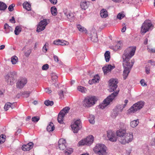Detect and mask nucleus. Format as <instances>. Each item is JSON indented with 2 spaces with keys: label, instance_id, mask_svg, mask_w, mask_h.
Here are the masks:
<instances>
[{
  "label": "nucleus",
  "instance_id": "20e7f679",
  "mask_svg": "<svg viewBox=\"0 0 155 155\" xmlns=\"http://www.w3.org/2000/svg\"><path fill=\"white\" fill-rule=\"evenodd\" d=\"M144 104V102L142 101H140L135 103L128 110L127 114H131L134 113L142 108Z\"/></svg>",
  "mask_w": 155,
  "mask_h": 155
},
{
  "label": "nucleus",
  "instance_id": "423d86ee",
  "mask_svg": "<svg viewBox=\"0 0 155 155\" xmlns=\"http://www.w3.org/2000/svg\"><path fill=\"white\" fill-rule=\"evenodd\" d=\"M94 140V137L92 135H90L80 141L78 143V146L89 145L91 144Z\"/></svg>",
  "mask_w": 155,
  "mask_h": 155
},
{
  "label": "nucleus",
  "instance_id": "5701e85b",
  "mask_svg": "<svg viewBox=\"0 0 155 155\" xmlns=\"http://www.w3.org/2000/svg\"><path fill=\"white\" fill-rule=\"evenodd\" d=\"M23 6L24 8L28 11H30L31 10V5L28 2H25L23 4Z\"/></svg>",
  "mask_w": 155,
  "mask_h": 155
},
{
  "label": "nucleus",
  "instance_id": "a878e982",
  "mask_svg": "<svg viewBox=\"0 0 155 155\" xmlns=\"http://www.w3.org/2000/svg\"><path fill=\"white\" fill-rule=\"evenodd\" d=\"M54 129V124L51 122H50L48 126L47 129L49 132L53 131Z\"/></svg>",
  "mask_w": 155,
  "mask_h": 155
},
{
  "label": "nucleus",
  "instance_id": "603ef678",
  "mask_svg": "<svg viewBox=\"0 0 155 155\" xmlns=\"http://www.w3.org/2000/svg\"><path fill=\"white\" fill-rule=\"evenodd\" d=\"M148 52L150 53H155V49L152 48H148Z\"/></svg>",
  "mask_w": 155,
  "mask_h": 155
},
{
  "label": "nucleus",
  "instance_id": "bf43d9fd",
  "mask_svg": "<svg viewBox=\"0 0 155 155\" xmlns=\"http://www.w3.org/2000/svg\"><path fill=\"white\" fill-rule=\"evenodd\" d=\"M5 48V45H2L0 46V50H2L4 49Z\"/></svg>",
  "mask_w": 155,
  "mask_h": 155
},
{
  "label": "nucleus",
  "instance_id": "37998d69",
  "mask_svg": "<svg viewBox=\"0 0 155 155\" xmlns=\"http://www.w3.org/2000/svg\"><path fill=\"white\" fill-rule=\"evenodd\" d=\"M40 118L38 116H35L33 117L31 120L32 121L34 122H37L39 120Z\"/></svg>",
  "mask_w": 155,
  "mask_h": 155
},
{
  "label": "nucleus",
  "instance_id": "4be33fe9",
  "mask_svg": "<svg viewBox=\"0 0 155 155\" xmlns=\"http://www.w3.org/2000/svg\"><path fill=\"white\" fill-rule=\"evenodd\" d=\"M100 15L102 18H106L108 16V12L104 9H101L100 11Z\"/></svg>",
  "mask_w": 155,
  "mask_h": 155
},
{
  "label": "nucleus",
  "instance_id": "473e14b6",
  "mask_svg": "<svg viewBox=\"0 0 155 155\" xmlns=\"http://www.w3.org/2000/svg\"><path fill=\"white\" fill-rule=\"evenodd\" d=\"M18 59L17 57L14 56L11 58V62L13 64H15L18 61Z\"/></svg>",
  "mask_w": 155,
  "mask_h": 155
},
{
  "label": "nucleus",
  "instance_id": "a19ab883",
  "mask_svg": "<svg viewBox=\"0 0 155 155\" xmlns=\"http://www.w3.org/2000/svg\"><path fill=\"white\" fill-rule=\"evenodd\" d=\"M45 104L46 106H52L54 104V102L53 101H50L49 100L46 101L45 102Z\"/></svg>",
  "mask_w": 155,
  "mask_h": 155
},
{
  "label": "nucleus",
  "instance_id": "0eeeda50",
  "mask_svg": "<svg viewBox=\"0 0 155 155\" xmlns=\"http://www.w3.org/2000/svg\"><path fill=\"white\" fill-rule=\"evenodd\" d=\"M153 27L151 21L149 20L145 21L141 27L140 33L142 34H144L149 31Z\"/></svg>",
  "mask_w": 155,
  "mask_h": 155
},
{
  "label": "nucleus",
  "instance_id": "7ed1b4c3",
  "mask_svg": "<svg viewBox=\"0 0 155 155\" xmlns=\"http://www.w3.org/2000/svg\"><path fill=\"white\" fill-rule=\"evenodd\" d=\"M106 147L103 144H97L93 150L96 153L100 155H107Z\"/></svg>",
  "mask_w": 155,
  "mask_h": 155
},
{
  "label": "nucleus",
  "instance_id": "4c0bfd02",
  "mask_svg": "<svg viewBox=\"0 0 155 155\" xmlns=\"http://www.w3.org/2000/svg\"><path fill=\"white\" fill-rule=\"evenodd\" d=\"M11 27L8 24H5L4 25V29H5L6 33H8L9 32Z\"/></svg>",
  "mask_w": 155,
  "mask_h": 155
},
{
  "label": "nucleus",
  "instance_id": "49530a36",
  "mask_svg": "<svg viewBox=\"0 0 155 155\" xmlns=\"http://www.w3.org/2000/svg\"><path fill=\"white\" fill-rule=\"evenodd\" d=\"M49 68V65L47 64L44 65L42 67V69L43 70H46L48 69Z\"/></svg>",
  "mask_w": 155,
  "mask_h": 155
},
{
  "label": "nucleus",
  "instance_id": "8fccbe9b",
  "mask_svg": "<svg viewBox=\"0 0 155 155\" xmlns=\"http://www.w3.org/2000/svg\"><path fill=\"white\" fill-rule=\"evenodd\" d=\"M122 26L123 28L121 29V31L122 32H124L126 29V27L124 24Z\"/></svg>",
  "mask_w": 155,
  "mask_h": 155
},
{
  "label": "nucleus",
  "instance_id": "69168bd1",
  "mask_svg": "<svg viewBox=\"0 0 155 155\" xmlns=\"http://www.w3.org/2000/svg\"><path fill=\"white\" fill-rule=\"evenodd\" d=\"M27 93H28V96H29V94H30V93H31V92H30V91L28 92H27Z\"/></svg>",
  "mask_w": 155,
  "mask_h": 155
},
{
  "label": "nucleus",
  "instance_id": "aec40b11",
  "mask_svg": "<svg viewBox=\"0 0 155 155\" xmlns=\"http://www.w3.org/2000/svg\"><path fill=\"white\" fill-rule=\"evenodd\" d=\"M54 44L57 45H67L69 44V43L65 41L61 40L59 39L54 41Z\"/></svg>",
  "mask_w": 155,
  "mask_h": 155
},
{
  "label": "nucleus",
  "instance_id": "9b49d317",
  "mask_svg": "<svg viewBox=\"0 0 155 155\" xmlns=\"http://www.w3.org/2000/svg\"><path fill=\"white\" fill-rule=\"evenodd\" d=\"M70 108L68 107H66L61 111L59 114L58 117V120L60 124L63 123L64 118L67 113L68 112Z\"/></svg>",
  "mask_w": 155,
  "mask_h": 155
},
{
  "label": "nucleus",
  "instance_id": "79ce46f5",
  "mask_svg": "<svg viewBox=\"0 0 155 155\" xmlns=\"http://www.w3.org/2000/svg\"><path fill=\"white\" fill-rule=\"evenodd\" d=\"M5 140V136L3 135L0 136V144L3 143Z\"/></svg>",
  "mask_w": 155,
  "mask_h": 155
},
{
  "label": "nucleus",
  "instance_id": "a18cd8bd",
  "mask_svg": "<svg viewBox=\"0 0 155 155\" xmlns=\"http://www.w3.org/2000/svg\"><path fill=\"white\" fill-rule=\"evenodd\" d=\"M122 46V45L119 42L115 46V48L116 50H118L120 49V47Z\"/></svg>",
  "mask_w": 155,
  "mask_h": 155
},
{
  "label": "nucleus",
  "instance_id": "72a5a7b5",
  "mask_svg": "<svg viewBox=\"0 0 155 155\" xmlns=\"http://www.w3.org/2000/svg\"><path fill=\"white\" fill-rule=\"evenodd\" d=\"M21 31V28L19 26H17L15 28V34L16 35H18L19 34L20 32Z\"/></svg>",
  "mask_w": 155,
  "mask_h": 155
},
{
  "label": "nucleus",
  "instance_id": "680f3d73",
  "mask_svg": "<svg viewBox=\"0 0 155 155\" xmlns=\"http://www.w3.org/2000/svg\"><path fill=\"white\" fill-rule=\"evenodd\" d=\"M63 91H61L60 92V93L59 94L60 96V97H63Z\"/></svg>",
  "mask_w": 155,
  "mask_h": 155
},
{
  "label": "nucleus",
  "instance_id": "4468645a",
  "mask_svg": "<svg viewBox=\"0 0 155 155\" xmlns=\"http://www.w3.org/2000/svg\"><path fill=\"white\" fill-rule=\"evenodd\" d=\"M118 81L116 79H111L109 81V85L110 87V91L112 92L115 90L117 87V84Z\"/></svg>",
  "mask_w": 155,
  "mask_h": 155
},
{
  "label": "nucleus",
  "instance_id": "c9c22d12",
  "mask_svg": "<svg viewBox=\"0 0 155 155\" xmlns=\"http://www.w3.org/2000/svg\"><path fill=\"white\" fill-rule=\"evenodd\" d=\"M125 16V15L124 12H122L119 13L117 15V18L119 19H121Z\"/></svg>",
  "mask_w": 155,
  "mask_h": 155
},
{
  "label": "nucleus",
  "instance_id": "13d9d810",
  "mask_svg": "<svg viewBox=\"0 0 155 155\" xmlns=\"http://www.w3.org/2000/svg\"><path fill=\"white\" fill-rule=\"evenodd\" d=\"M148 39L147 38H146L144 41L143 43L145 45H146L147 44Z\"/></svg>",
  "mask_w": 155,
  "mask_h": 155
},
{
  "label": "nucleus",
  "instance_id": "09e8293b",
  "mask_svg": "<svg viewBox=\"0 0 155 155\" xmlns=\"http://www.w3.org/2000/svg\"><path fill=\"white\" fill-rule=\"evenodd\" d=\"M140 83L142 86H146L147 85V84L145 83L143 79H142L140 81Z\"/></svg>",
  "mask_w": 155,
  "mask_h": 155
},
{
  "label": "nucleus",
  "instance_id": "393cba45",
  "mask_svg": "<svg viewBox=\"0 0 155 155\" xmlns=\"http://www.w3.org/2000/svg\"><path fill=\"white\" fill-rule=\"evenodd\" d=\"M81 7L82 9L85 10L88 7L87 2L85 1H82L81 2Z\"/></svg>",
  "mask_w": 155,
  "mask_h": 155
},
{
  "label": "nucleus",
  "instance_id": "f03ea898",
  "mask_svg": "<svg viewBox=\"0 0 155 155\" xmlns=\"http://www.w3.org/2000/svg\"><path fill=\"white\" fill-rule=\"evenodd\" d=\"M119 92V91H117L108 96L104 100L103 103L99 105L98 107L100 108L103 109L106 106H107L112 101L115 97L117 95Z\"/></svg>",
  "mask_w": 155,
  "mask_h": 155
},
{
  "label": "nucleus",
  "instance_id": "39448f33",
  "mask_svg": "<svg viewBox=\"0 0 155 155\" xmlns=\"http://www.w3.org/2000/svg\"><path fill=\"white\" fill-rule=\"evenodd\" d=\"M97 99L95 96L87 97L85 98L83 102V104L85 107H89L94 105Z\"/></svg>",
  "mask_w": 155,
  "mask_h": 155
},
{
  "label": "nucleus",
  "instance_id": "f8f14e48",
  "mask_svg": "<svg viewBox=\"0 0 155 155\" xmlns=\"http://www.w3.org/2000/svg\"><path fill=\"white\" fill-rule=\"evenodd\" d=\"M71 126L74 132L77 133L81 127V121L80 119L78 120Z\"/></svg>",
  "mask_w": 155,
  "mask_h": 155
},
{
  "label": "nucleus",
  "instance_id": "2f4dec72",
  "mask_svg": "<svg viewBox=\"0 0 155 155\" xmlns=\"http://www.w3.org/2000/svg\"><path fill=\"white\" fill-rule=\"evenodd\" d=\"M139 122L137 120H134L131 121L130 123V125L132 127H136L138 124Z\"/></svg>",
  "mask_w": 155,
  "mask_h": 155
},
{
  "label": "nucleus",
  "instance_id": "ddd939ff",
  "mask_svg": "<svg viewBox=\"0 0 155 155\" xmlns=\"http://www.w3.org/2000/svg\"><path fill=\"white\" fill-rule=\"evenodd\" d=\"M27 82V78L24 77H21L18 80L16 83V87L18 88L21 89L25 85Z\"/></svg>",
  "mask_w": 155,
  "mask_h": 155
},
{
  "label": "nucleus",
  "instance_id": "f257e3e1",
  "mask_svg": "<svg viewBox=\"0 0 155 155\" xmlns=\"http://www.w3.org/2000/svg\"><path fill=\"white\" fill-rule=\"evenodd\" d=\"M136 49V47L131 46L125 50L122 56L123 63L125 62L126 64H131V62H129L130 60L134 55Z\"/></svg>",
  "mask_w": 155,
  "mask_h": 155
},
{
  "label": "nucleus",
  "instance_id": "9d476101",
  "mask_svg": "<svg viewBox=\"0 0 155 155\" xmlns=\"http://www.w3.org/2000/svg\"><path fill=\"white\" fill-rule=\"evenodd\" d=\"M119 127L120 129L117 130L116 132V134L117 136L119 137L118 139L120 142V140L122 137H124L126 133V130L125 124L123 123L120 124Z\"/></svg>",
  "mask_w": 155,
  "mask_h": 155
},
{
  "label": "nucleus",
  "instance_id": "864d4df0",
  "mask_svg": "<svg viewBox=\"0 0 155 155\" xmlns=\"http://www.w3.org/2000/svg\"><path fill=\"white\" fill-rule=\"evenodd\" d=\"M45 91L47 93L49 94L51 93L52 92L48 88H46L45 90Z\"/></svg>",
  "mask_w": 155,
  "mask_h": 155
},
{
  "label": "nucleus",
  "instance_id": "5fc2aeb1",
  "mask_svg": "<svg viewBox=\"0 0 155 155\" xmlns=\"http://www.w3.org/2000/svg\"><path fill=\"white\" fill-rule=\"evenodd\" d=\"M9 21L10 22L12 23H15V18L13 17H12V18L10 19Z\"/></svg>",
  "mask_w": 155,
  "mask_h": 155
},
{
  "label": "nucleus",
  "instance_id": "6e6d98bb",
  "mask_svg": "<svg viewBox=\"0 0 155 155\" xmlns=\"http://www.w3.org/2000/svg\"><path fill=\"white\" fill-rule=\"evenodd\" d=\"M150 68H146V72L147 74L150 73Z\"/></svg>",
  "mask_w": 155,
  "mask_h": 155
},
{
  "label": "nucleus",
  "instance_id": "774afa93",
  "mask_svg": "<svg viewBox=\"0 0 155 155\" xmlns=\"http://www.w3.org/2000/svg\"><path fill=\"white\" fill-rule=\"evenodd\" d=\"M113 1L115 2H117V0H112Z\"/></svg>",
  "mask_w": 155,
  "mask_h": 155
},
{
  "label": "nucleus",
  "instance_id": "1a4fd4ad",
  "mask_svg": "<svg viewBox=\"0 0 155 155\" xmlns=\"http://www.w3.org/2000/svg\"><path fill=\"white\" fill-rule=\"evenodd\" d=\"M133 136L132 133H126L124 137L120 140V142L123 144L128 143L133 140Z\"/></svg>",
  "mask_w": 155,
  "mask_h": 155
},
{
  "label": "nucleus",
  "instance_id": "58836bf2",
  "mask_svg": "<svg viewBox=\"0 0 155 155\" xmlns=\"http://www.w3.org/2000/svg\"><path fill=\"white\" fill-rule=\"evenodd\" d=\"M12 104L9 103H7L5 105L4 109L5 110H7L11 107Z\"/></svg>",
  "mask_w": 155,
  "mask_h": 155
},
{
  "label": "nucleus",
  "instance_id": "a211bd4d",
  "mask_svg": "<svg viewBox=\"0 0 155 155\" xmlns=\"http://www.w3.org/2000/svg\"><path fill=\"white\" fill-rule=\"evenodd\" d=\"M33 143L30 142L27 144L23 145L21 147V149L24 151H28L33 148Z\"/></svg>",
  "mask_w": 155,
  "mask_h": 155
},
{
  "label": "nucleus",
  "instance_id": "e433bc0d",
  "mask_svg": "<svg viewBox=\"0 0 155 155\" xmlns=\"http://www.w3.org/2000/svg\"><path fill=\"white\" fill-rule=\"evenodd\" d=\"M65 14L66 15L68 18L69 19L72 18L74 17V15L68 12H65Z\"/></svg>",
  "mask_w": 155,
  "mask_h": 155
},
{
  "label": "nucleus",
  "instance_id": "6ab92c4d",
  "mask_svg": "<svg viewBox=\"0 0 155 155\" xmlns=\"http://www.w3.org/2000/svg\"><path fill=\"white\" fill-rule=\"evenodd\" d=\"M58 147L60 150H63L66 147V141L65 140L61 138L58 141Z\"/></svg>",
  "mask_w": 155,
  "mask_h": 155
},
{
  "label": "nucleus",
  "instance_id": "412c9836",
  "mask_svg": "<svg viewBox=\"0 0 155 155\" xmlns=\"http://www.w3.org/2000/svg\"><path fill=\"white\" fill-rule=\"evenodd\" d=\"M99 79L100 77L97 75L94 76L92 79L90 80L89 81V83L90 84H93L98 82Z\"/></svg>",
  "mask_w": 155,
  "mask_h": 155
},
{
  "label": "nucleus",
  "instance_id": "052dcab7",
  "mask_svg": "<svg viewBox=\"0 0 155 155\" xmlns=\"http://www.w3.org/2000/svg\"><path fill=\"white\" fill-rule=\"evenodd\" d=\"M128 102V101L127 100H125V101H124V103H125V104H124V107L126 106L127 104V103Z\"/></svg>",
  "mask_w": 155,
  "mask_h": 155
},
{
  "label": "nucleus",
  "instance_id": "f704fd0d",
  "mask_svg": "<svg viewBox=\"0 0 155 155\" xmlns=\"http://www.w3.org/2000/svg\"><path fill=\"white\" fill-rule=\"evenodd\" d=\"M51 79L53 81L55 82L58 79V76L54 73H52L51 75Z\"/></svg>",
  "mask_w": 155,
  "mask_h": 155
},
{
  "label": "nucleus",
  "instance_id": "6e6552de",
  "mask_svg": "<svg viewBox=\"0 0 155 155\" xmlns=\"http://www.w3.org/2000/svg\"><path fill=\"white\" fill-rule=\"evenodd\" d=\"M124 71L123 73V78L124 80L126 79L129 73L134 64V62L131 61L130 64H126V63H123Z\"/></svg>",
  "mask_w": 155,
  "mask_h": 155
},
{
  "label": "nucleus",
  "instance_id": "bb28decb",
  "mask_svg": "<svg viewBox=\"0 0 155 155\" xmlns=\"http://www.w3.org/2000/svg\"><path fill=\"white\" fill-rule=\"evenodd\" d=\"M104 57L107 62H108L110 58V53L108 51H106L104 54Z\"/></svg>",
  "mask_w": 155,
  "mask_h": 155
},
{
  "label": "nucleus",
  "instance_id": "de8ad7c7",
  "mask_svg": "<svg viewBox=\"0 0 155 155\" xmlns=\"http://www.w3.org/2000/svg\"><path fill=\"white\" fill-rule=\"evenodd\" d=\"M48 43H46L43 47V50L45 52H47V47H48Z\"/></svg>",
  "mask_w": 155,
  "mask_h": 155
},
{
  "label": "nucleus",
  "instance_id": "dca6fc26",
  "mask_svg": "<svg viewBox=\"0 0 155 155\" xmlns=\"http://www.w3.org/2000/svg\"><path fill=\"white\" fill-rule=\"evenodd\" d=\"M115 68V66L114 64L112 65L108 64L103 67L102 69L104 74H106L109 72H110L114 68Z\"/></svg>",
  "mask_w": 155,
  "mask_h": 155
},
{
  "label": "nucleus",
  "instance_id": "b1692460",
  "mask_svg": "<svg viewBox=\"0 0 155 155\" xmlns=\"http://www.w3.org/2000/svg\"><path fill=\"white\" fill-rule=\"evenodd\" d=\"M73 152V149L71 148L68 147L64 151L65 155H70Z\"/></svg>",
  "mask_w": 155,
  "mask_h": 155
},
{
  "label": "nucleus",
  "instance_id": "2eb2a0df",
  "mask_svg": "<svg viewBox=\"0 0 155 155\" xmlns=\"http://www.w3.org/2000/svg\"><path fill=\"white\" fill-rule=\"evenodd\" d=\"M47 24V20L45 19H44L43 20L41 21L37 25L36 31L39 32L43 31L45 29Z\"/></svg>",
  "mask_w": 155,
  "mask_h": 155
},
{
  "label": "nucleus",
  "instance_id": "338daca9",
  "mask_svg": "<svg viewBox=\"0 0 155 155\" xmlns=\"http://www.w3.org/2000/svg\"><path fill=\"white\" fill-rule=\"evenodd\" d=\"M152 62V61L151 60H150L149 61V63H151Z\"/></svg>",
  "mask_w": 155,
  "mask_h": 155
},
{
  "label": "nucleus",
  "instance_id": "7c9ffc66",
  "mask_svg": "<svg viewBox=\"0 0 155 155\" xmlns=\"http://www.w3.org/2000/svg\"><path fill=\"white\" fill-rule=\"evenodd\" d=\"M7 8L6 5L2 2H0V10H4Z\"/></svg>",
  "mask_w": 155,
  "mask_h": 155
},
{
  "label": "nucleus",
  "instance_id": "f3484780",
  "mask_svg": "<svg viewBox=\"0 0 155 155\" xmlns=\"http://www.w3.org/2000/svg\"><path fill=\"white\" fill-rule=\"evenodd\" d=\"M107 137L108 139L111 141L114 142L117 140V137L114 133L112 130H108L107 131Z\"/></svg>",
  "mask_w": 155,
  "mask_h": 155
},
{
  "label": "nucleus",
  "instance_id": "c85d7f7f",
  "mask_svg": "<svg viewBox=\"0 0 155 155\" xmlns=\"http://www.w3.org/2000/svg\"><path fill=\"white\" fill-rule=\"evenodd\" d=\"M77 28L78 30L81 32H86L87 31L86 28L80 25H77Z\"/></svg>",
  "mask_w": 155,
  "mask_h": 155
},
{
  "label": "nucleus",
  "instance_id": "c756f323",
  "mask_svg": "<svg viewBox=\"0 0 155 155\" xmlns=\"http://www.w3.org/2000/svg\"><path fill=\"white\" fill-rule=\"evenodd\" d=\"M51 14L53 15H57V9L55 6L52 7L51 9Z\"/></svg>",
  "mask_w": 155,
  "mask_h": 155
},
{
  "label": "nucleus",
  "instance_id": "0e129e2a",
  "mask_svg": "<svg viewBox=\"0 0 155 155\" xmlns=\"http://www.w3.org/2000/svg\"><path fill=\"white\" fill-rule=\"evenodd\" d=\"M38 102L37 101H34V102H33V103L34 104H36Z\"/></svg>",
  "mask_w": 155,
  "mask_h": 155
},
{
  "label": "nucleus",
  "instance_id": "4d7b16f0",
  "mask_svg": "<svg viewBox=\"0 0 155 155\" xmlns=\"http://www.w3.org/2000/svg\"><path fill=\"white\" fill-rule=\"evenodd\" d=\"M54 58L55 61H56L58 62V57L56 56H54Z\"/></svg>",
  "mask_w": 155,
  "mask_h": 155
},
{
  "label": "nucleus",
  "instance_id": "cd10ccee",
  "mask_svg": "<svg viewBox=\"0 0 155 155\" xmlns=\"http://www.w3.org/2000/svg\"><path fill=\"white\" fill-rule=\"evenodd\" d=\"M77 89L79 91L82 93H85L87 91L85 87L81 86H78Z\"/></svg>",
  "mask_w": 155,
  "mask_h": 155
},
{
  "label": "nucleus",
  "instance_id": "3c124183",
  "mask_svg": "<svg viewBox=\"0 0 155 155\" xmlns=\"http://www.w3.org/2000/svg\"><path fill=\"white\" fill-rule=\"evenodd\" d=\"M51 3L53 4H56L57 2V0H49Z\"/></svg>",
  "mask_w": 155,
  "mask_h": 155
},
{
  "label": "nucleus",
  "instance_id": "c03bdc74",
  "mask_svg": "<svg viewBox=\"0 0 155 155\" xmlns=\"http://www.w3.org/2000/svg\"><path fill=\"white\" fill-rule=\"evenodd\" d=\"M15 6V5L14 4L10 5L8 8V10L11 12L14 9V7Z\"/></svg>",
  "mask_w": 155,
  "mask_h": 155
},
{
  "label": "nucleus",
  "instance_id": "e2e57ef3",
  "mask_svg": "<svg viewBox=\"0 0 155 155\" xmlns=\"http://www.w3.org/2000/svg\"><path fill=\"white\" fill-rule=\"evenodd\" d=\"M31 118V116H28L26 118V120L28 121L29 120H30Z\"/></svg>",
  "mask_w": 155,
  "mask_h": 155
},
{
  "label": "nucleus",
  "instance_id": "ea45409f",
  "mask_svg": "<svg viewBox=\"0 0 155 155\" xmlns=\"http://www.w3.org/2000/svg\"><path fill=\"white\" fill-rule=\"evenodd\" d=\"M89 121L91 124H93L94 123V116L91 115L90 116Z\"/></svg>",
  "mask_w": 155,
  "mask_h": 155
}]
</instances>
